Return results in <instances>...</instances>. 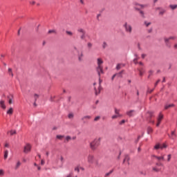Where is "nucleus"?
I'll use <instances>...</instances> for the list:
<instances>
[{
  "label": "nucleus",
  "mask_w": 177,
  "mask_h": 177,
  "mask_svg": "<svg viewBox=\"0 0 177 177\" xmlns=\"http://www.w3.org/2000/svg\"><path fill=\"white\" fill-rule=\"evenodd\" d=\"M96 71H97L99 77H100V75H102V74L104 73V71H103V59H102V58H97V59Z\"/></svg>",
  "instance_id": "nucleus-1"
},
{
  "label": "nucleus",
  "mask_w": 177,
  "mask_h": 177,
  "mask_svg": "<svg viewBox=\"0 0 177 177\" xmlns=\"http://www.w3.org/2000/svg\"><path fill=\"white\" fill-rule=\"evenodd\" d=\"M101 141H102V138L94 139L91 142H90V149H91V150H96L98 146H100Z\"/></svg>",
  "instance_id": "nucleus-2"
},
{
  "label": "nucleus",
  "mask_w": 177,
  "mask_h": 177,
  "mask_svg": "<svg viewBox=\"0 0 177 177\" xmlns=\"http://www.w3.org/2000/svg\"><path fill=\"white\" fill-rule=\"evenodd\" d=\"M123 27L127 34H132V26H131V24H128V22H125L123 24Z\"/></svg>",
  "instance_id": "nucleus-3"
},
{
  "label": "nucleus",
  "mask_w": 177,
  "mask_h": 177,
  "mask_svg": "<svg viewBox=\"0 0 177 177\" xmlns=\"http://www.w3.org/2000/svg\"><path fill=\"white\" fill-rule=\"evenodd\" d=\"M74 50H75V52L77 54V57H78L79 62H82V58L84 57V52H82V50L77 48V47H74Z\"/></svg>",
  "instance_id": "nucleus-4"
},
{
  "label": "nucleus",
  "mask_w": 177,
  "mask_h": 177,
  "mask_svg": "<svg viewBox=\"0 0 177 177\" xmlns=\"http://www.w3.org/2000/svg\"><path fill=\"white\" fill-rule=\"evenodd\" d=\"M30 151H31V145L26 144L24 148V153H25V154H28Z\"/></svg>",
  "instance_id": "nucleus-5"
},
{
  "label": "nucleus",
  "mask_w": 177,
  "mask_h": 177,
  "mask_svg": "<svg viewBox=\"0 0 177 177\" xmlns=\"http://www.w3.org/2000/svg\"><path fill=\"white\" fill-rule=\"evenodd\" d=\"M87 161L89 164H93V162H95V156L92 154H89L87 158Z\"/></svg>",
  "instance_id": "nucleus-6"
},
{
  "label": "nucleus",
  "mask_w": 177,
  "mask_h": 177,
  "mask_svg": "<svg viewBox=\"0 0 177 177\" xmlns=\"http://www.w3.org/2000/svg\"><path fill=\"white\" fill-rule=\"evenodd\" d=\"M138 71L139 73V75L140 77H143V74H145V73H146V71L145 70V68L140 66L138 68Z\"/></svg>",
  "instance_id": "nucleus-7"
},
{
  "label": "nucleus",
  "mask_w": 177,
  "mask_h": 177,
  "mask_svg": "<svg viewBox=\"0 0 177 177\" xmlns=\"http://www.w3.org/2000/svg\"><path fill=\"white\" fill-rule=\"evenodd\" d=\"M153 157L158 161H165V154H161L160 156H153Z\"/></svg>",
  "instance_id": "nucleus-8"
},
{
  "label": "nucleus",
  "mask_w": 177,
  "mask_h": 177,
  "mask_svg": "<svg viewBox=\"0 0 177 177\" xmlns=\"http://www.w3.org/2000/svg\"><path fill=\"white\" fill-rule=\"evenodd\" d=\"M129 156L126 155L124 156V158L123 160V164H127L128 165H129Z\"/></svg>",
  "instance_id": "nucleus-9"
},
{
  "label": "nucleus",
  "mask_w": 177,
  "mask_h": 177,
  "mask_svg": "<svg viewBox=\"0 0 177 177\" xmlns=\"http://www.w3.org/2000/svg\"><path fill=\"white\" fill-rule=\"evenodd\" d=\"M164 41H165V44L166 45V46H167L168 48H171V44L169 43V37H165L164 38Z\"/></svg>",
  "instance_id": "nucleus-10"
},
{
  "label": "nucleus",
  "mask_w": 177,
  "mask_h": 177,
  "mask_svg": "<svg viewBox=\"0 0 177 177\" xmlns=\"http://www.w3.org/2000/svg\"><path fill=\"white\" fill-rule=\"evenodd\" d=\"M94 89H95V95H99V93H100L102 87L100 86V85H99L97 87V89L96 88V87H94Z\"/></svg>",
  "instance_id": "nucleus-11"
},
{
  "label": "nucleus",
  "mask_w": 177,
  "mask_h": 177,
  "mask_svg": "<svg viewBox=\"0 0 177 177\" xmlns=\"http://www.w3.org/2000/svg\"><path fill=\"white\" fill-rule=\"evenodd\" d=\"M7 97L8 99L9 104H12V103H13V95H10Z\"/></svg>",
  "instance_id": "nucleus-12"
},
{
  "label": "nucleus",
  "mask_w": 177,
  "mask_h": 177,
  "mask_svg": "<svg viewBox=\"0 0 177 177\" xmlns=\"http://www.w3.org/2000/svg\"><path fill=\"white\" fill-rule=\"evenodd\" d=\"M0 106L1 107V109H3V110H5L6 109V105H5V101L3 100H1L0 101Z\"/></svg>",
  "instance_id": "nucleus-13"
},
{
  "label": "nucleus",
  "mask_w": 177,
  "mask_h": 177,
  "mask_svg": "<svg viewBox=\"0 0 177 177\" xmlns=\"http://www.w3.org/2000/svg\"><path fill=\"white\" fill-rule=\"evenodd\" d=\"M134 113H135V110H131L127 112V114L129 115V117H133Z\"/></svg>",
  "instance_id": "nucleus-14"
},
{
  "label": "nucleus",
  "mask_w": 177,
  "mask_h": 177,
  "mask_svg": "<svg viewBox=\"0 0 177 177\" xmlns=\"http://www.w3.org/2000/svg\"><path fill=\"white\" fill-rule=\"evenodd\" d=\"M92 118V116L91 115H85L83 118H82V121H85L86 120H91Z\"/></svg>",
  "instance_id": "nucleus-15"
},
{
  "label": "nucleus",
  "mask_w": 177,
  "mask_h": 177,
  "mask_svg": "<svg viewBox=\"0 0 177 177\" xmlns=\"http://www.w3.org/2000/svg\"><path fill=\"white\" fill-rule=\"evenodd\" d=\"M124 73V71H120L118 73H116V77L118 78H122V74Z\"/></svg>",
  "instance_id": "nucleus-16"
},
{
  "label": "nucleus",
  "mask_w": 177,
  "mask_h": 177,
  "mask_svg": "<svg viewBox=\"0 0 177 177\" xmlns=\"http://www.w3.org/2000/svg\"><path fill=\"white\" fill-rule=\"evenodd\" d=\"M174 104H167L165 106V110H168V109H171V107H174Z\"/></svg>",
  "instance_id": "nucleus-17"
},
{
  "label": "nucleus",
  "mask_w": 177,
  "mask_h": 177,
  "mask_svg": "<svg viewBox=\"0 0 177 177\" xmlns=\"http://www.w3.org/2000/svg\"><path fill=\"white\" fill-rule=\"evenodd\" d=\"M144 26H145V27H150V26H151V22L145 21L144 22Z\"/></svg>",
  "instance_id": "nucleus-18"
},
{
  "label": "nucleus",
  "mask_w": 177,
  "mask_h": 177,
  "mask_svg": "<svg viewBox=\"0 0 177 177\" xmlns=\"http://www.w3.org/2000/svg\"><path fill=\"white\" fill-rule=\"evenodd\" d=\"M78 32H80V34H86V32L83 28H80L77 29Z\"/></svg>",
  "instance_id": "nucleus-19"
},
{
  "label": "nucleus",
  "mask_w": 177,
  "mask_h": 177,
  "mask_svg": "<svg viewBox=\"0 0 177 177\" xmlns=\"http://www.w3.org/2000/svg\"><path fill=\"white\" fill-rule=\"evenodd\" d=\"M7 114L12 115V114H13V108H10L9 110L7 111Z\"/></svg>",
  "instance_id": "nucleus-20"
},
{
  "label": "nucleus",
  "mask_w": 177,
  "mask_h": 177,
  "mask_svg": "<svg viewBox=\"0 0 177 177\" xmlns=\"http://www.w3.org/2000/svg\"><path fill=\"white\" fill-rule=\"evenodd\" d=\"M169 8L171 9V10H175V9L177 8V4H171L169 6Z\"/></svg>",
  "instance_id": "nucleus-21"
},
{
  "label": "nucleus",
  "mask_w": 177,
  "mask_h": 177,
  "mask_svg": "<svg viewBox=\"0 0 177 177\" xmlns=\"http://www.w3.org/2000/svg\"><path fill=\"white\" fill-rule=\"evenodd\" d=\"M124 64H118L116 66V69L117 70H121V68H122V67H124Z\"/></svg>",
  "instance_id": "nucleus-22"
},
{
  "label": "nucleus",
  "mask_w": 177,
  "mask_h": 177,
  "mask_svg": "<svg viewBox=\"0 0 177 177\" xmlns=\"http://www.w3.org/2000/svg\"><path fill=\"white\" fill-rule=\"evenodd\" d=\"M115 113L116 114V115L119 116V117H122V115L120 114V110L115 109Z\"/></svg>",
  "instance_id": "nucleus-23"
},
{
  "label": "nucleus",
  "mask_w": 177,
  "mask_h": 177,
  "mask_svg": "<svg viewBox=\"0 0 177 177\" xmlns=\"http://www.w3.org/2000/svg\"><path fill=\"white\" fill-rule=\"evenodd\" d=\"M8 133H10V135L12 136L13 135H16V130H10L8 132Z\"/></svg>",
  "instance_id": "nucleus-24"
},
{
  "label": "nucleus",
  "mask_w": 177,
  "mask_h": 177,
  "mask_svg": "<svg viewBox=\"0 0 177 177\" xmlns=\"http://www.w3.org/2000/svg\"><path fill=\"white\" fill-rule=\"evenodd\" d=\"M8 155H9V151L8 150H6L4 151V158H5V160H6V158H8Z\"/></svg>",
  "instance_id": "nucleus-25"
},
{
  "label": "nucleus",
  "mask_w": 177,
  "mask_h": 177,
  "mask_svg": "<svg viewBox=\"0 0 177 177\" xmlns=\"http://www.w3.org/2000/svg\"><path fill=\"white\" fill-rule=\"evenodd\" d=\"M162 118H164V115L162 113H160L158 118V121H162Z\"/></svg>",
  "instance_id": "nucleus-26"
},
{
  "label": "nucleus",
  "mask_w": 177,
  "mask_h": 177,
  "mask_svg": "<svg viewBox=\"0 0 177 177\" xmlns=\"http://www.w3.org/2000/svg\"><path fill=\"white\" fill-rule=\"evenodd\" d=\"M166 147H167V144L165 143L162 145L160 144V150H164V149H165Z\"/></svg>",
  "instance_id": "nucleus-27"
},
{
  "label": "nucleus",
  "mask_w": 177,
  "mask_h": 177,
  "mask_svg": "<svg viewBox=\"0 0 177 177\" xmlns=\"http://www.w3.org/2000/svg\"><path fill=\"white\" fill-rule=\"evenodd\" d=\"M48 34H57L56 30H48Z\"/></svg>",
  "instance_id": "nucleus-28"
},
{
  "label": "nucleus",
  "mask_w": 177,
  "mask_h": 177,
  "mask_svg": "<svg viewBox=\"0 0 177 177\" xmlns=\"http://www.w3.org/2000/svg\"><path fill=\"white\" fill-rule=\"evenodd\" d=\"M153 133V128L151 127H148L147 128V133L150 134Z\"/></svg>",
  "instance_id": "nucleus-29"
},
{
  "label": "nucleus",
  "mask_w": 177,
  "mask_h": 177,
  "mask_svg": "<svg viewBox=\"0 0 177 177\" xmlns=\"http://www.w3.org/2000/svg\"><path fill=\"white\" fill-rule=\"evenodd\" d=\"M147 116H148L149 118H151V117H154V114L153 113V112H148V113H147Z\"/></svg>",
  "instance_id": "nucleus-30"
},
{
  "label": "nucleus",
  "mask_w": 177,
  "mask_h": 177,
  "mask_svg": "<svg viewBox=\"0 0 177 177\" xmlns=\"http://www.w3.org/2000/svg\"><path fill=\"white\" fill-rule=\"evenodd\" d=\"M21 165V162L20 161H18L17 162V165L15 166V169H18V168Z\"/></svg>",
  "instance_id": "nucleus-31"
},
{
  "label": "nucleus",
  "mask_w": 177,
  "mask_h": 177,
  "mask_svg": "<svg viewBox=\"0 0 177 177\" xmlns=\"http://www.w3.org/2000/svg\"><path fill=\"white\" fill-rule=\"evenodd\" d=\"M154 149H155V150H158V149H160V144H156L154 146Z\"/></svg>",
  "instance_id": "nucleus-32"
},
{
  "label": "nucleus",
  "mask_w": 177,
  "mask_h": 177,
  "mask_svg": "<svg viewBox=\"0 0 177 177\" xmlns=\"http://www.w3.org/2000/svg\"><path fill=\"white\" fill-rule=\"evenodd\" d=\"M68 118H69V119L74 118V113H69L68 115Z\"/></svg>",
  "instance_id": "nucleus-33"
},
{
  "label": "nucleus",
  "mask_w": 177,
  "mask_h": 177,
  "mask_svg": "<svg viewBox=\"0 0 177 177\" xmlns=\"http://www.w3.org/2000/svg\"><path fill=\"white\" fill-rule=\"evenodd\" d=\"M176 138V134L175 133V131H171V139H175Z\"/></svg>",
  "instance_id": "nucleus-34"
},
{
  "label": "nucleus",
  "mask_w": 177,
  "mask_h": 177,
  "mask_svg": "<svg viewBox=\"0 0 177 177\" xmlns=\"http://www.w3.org/2000/svg\"><path fill=\"white\" fill-rule=\"evenodd\" d=\"M171 157H172V155L171 154L167 155V162H169V161H171Z\"/></svg>",
  "instance_id": "nucleus-35"
},
{
  "label": "nucleus",
  "mask_w": 177,
  "mask_h": 177,
  "mask_svg": "<svg viewBox=\"0 0 177 177\" xmlns=\"http://www.w3.org/2000/svg\"><path fill=\"white\" fill-rule=\"evenodd\" d=\"M8 74L11 75V77H13V73L12 72V68H8Z\"/></svg>",
  "instance_id": "nucleus-36"
},
{
  "label": "nucleus",
  "mask_w": 177,
  "mask_h": 177,
  "mask_svg": "<svg viewBox=\"0 0 177 177\" xmlns=\"http://www.w3.org/2000/svg\"><path fill=\"white\" fill-rule=\"evenodd\" d=\"M70 140H71V137L70 136H66L65 142H70Z\"/></svg>",
  "instance_id": "nucleus-37"
},
{
  "label": "nucleus",
  "mask_w": 177,
  "mask_h": 177,
  "mask_svg": "<svg viewBox=\"0 0 177 177\" xmlns=\"http://www.w3.org/2000/svg\"><path fill=\"white\" fill-rule=\"evenodd\" d=\"M154 73V71H149V75H148V78H150V77H151V75H153V73Z\"/></svg>",
  "instance_id": "nucleus-38"
},
{
  "label": "nucleus",
  "mask_w": 177,
  "mask_h": 177,
  "mask_svg": "<svg viewBox=\"0 0 177 177\" xmlns=\"http://www.w3.org/2000/svg\"><path fill=\"white\" fill-rule=\"evenodd\" d=\"M111 174H113V170H111L109 172L106 173L105 174V177L110 176V175H111Z\"/></svg>",
  "instance_id": "nucleus-39"
},
{
  "label": "nucleus",
  "mask_w": 177,
  "mask_h": 177,
  "mask_svg": "<svg viewBox=\"0 0 177 177\" xmlns=\"http://www.w3.org/2000/svg\"><path fill=\"white\" fill-rule=\"evenodd\" d=\"M64 138V136H60V135L57 136V139H59V140H62V139H63Z\"/></svg>",
  "instance_id": "nucleus-40"
},
{
  "label": "nucleus",
  "mask_w": 177,
  "mask_h": 177,
  "mask_svg": "<svg viewBox=\"0 0 177 177\" xmlns=\"http://www.w3.org/2000/svg\"><path fill=\"white\" fill-rule=\"evenodd\" d=\"M169 41H171V40L174 41V40L176 39V37L175 36H171V37H169Z\"/></svg>",
  "instance_id": "nucleus-41"
},
{
  "label": "nucleus",
  "mask_w": 177,
  "mask_h": 177,
  "mask_svg": "<svg viewBox=\"0 0 177 177\" xmlns=\"http://www.w3.org/2000/svg\"><path fill=\"white\" fill-rule=\"evenodd\" d=\"M66 177H74V172H71L66 176Z\"/></svg>",
  "instance_id": "nucleus-42"
},
{
  "label": "nucleus",
  "mask_w": 177,
  "mask_h": 177,
  "mask_svg": "<svg viewBox=\"0 0 177 177\" xmlns=\"http://www.w3.org/2000/svg\"><path fill=\"white\" fill-rule=\"evenodd\" d=\"M85 34H86V33H83V34H82V35H80V39H85V38H86Z\"/></svg>",
  "instance_id": "nucleus-43"
},
{
  "label": "nucleus",
  "mask_w": 177,
  "mask_h": 177,
  "mask_svg": "<svg viewBox=\"0 0 177 177\" xmlns=\"http://www.w3.org/2000/svg\"><path fill=\"white\" fill-rule=\"evenodd\" d=\"M118 117H120V116H118V115H113L111 117V118H112V120H115V119L118 118Z\"/></svg>",
  "instance_id": "nucleus-44"
},
{
  "label": "nucleus",
  "mask_w": 177,
  "mask_h": 177,
  "mask_svg": "<svg viewBox=\"0 0 177 177\" xmlns=\"http://www.w3.org/2000/svg\"><path fill=\"white\" fill-rule=\"evenodd\" d=\"M59 160H60L62 164H63V162H64V158H63V156H59Z\"/></svg>",
  "instance_id": "nucleus-45"
},
{
  "label": "nucleus",
  "mask_w": 177,
  "mask_h": 177,
  "mask_svg": "<svg viewBox=\"0 0 177 177\" xmlns=\"http://www.w3.org/2000/svg\"><path fill=\"white\" fill-rule=\"evenodd\" d=\"M153 171H154L155 172H160V169L157 167H153Z\"/></svg>",
  "instance_id": "nucleus-46"
},
{
  "label": "nucleus",
  "mask_w": 177,
  "mask_h": 177,
  "mask_svg": "<svg viewBox=\"0 0 177 177\" xmlns=\"http://www.w3.org/2000/svg\"><path fill=\"white\" fill-rule=\"evenodd\" d=\"M92 46H93V44H92V43H91V42H88V43L87 44V46H88V48L89 49H91V48H92Z\"/></svg>",
  "instance_id": "nucleus-47"
},
{
  "label": "nucleus",
  "mask_w": 177,
  "mask_h": 177,
  "mask_svg": "<svg viewBox=\"0 0 177 177\" xmlns=\"http://www.w3.org/2000/svg\"><path fill=\"white\" fill-rule=\"evenodd\" d=\"M34 97H35V101L37 102V99L39 97V95H38V94H35Z\"/></svg>",
  "instance_id": "nucleus-48"
},
{
  "label": "nucleus",
  "mask_w": 177,
  "mask_h": 177,
  "mask_svg": "<svg viewBox=\"0 0 177 177\" xmlns=\"http://www.w3.org/2000/svg\"><path fill=\"white\" fill-rule=\"evenodd\" d=\"M102 47H103L104 49L106 48L107 47V43L104 42L103 44H102Z\"/></svg>",
  "instance_id": "nucleus-49"
},
{
  "label": "nucleus",
  "mask_w": 177,
  "mask_h": 177,
  "mask_svg": "<svg viewBox=\"0 0 177 177\" xmlns=\"http://www.w3.org/2000/svg\"><path fill=\"white\" fill-rule=\"evenodd\" d=\"M99 120H100V116H97L95 118L94 121H99Z\"/></svg>",
  "instance_id": "nucleus-50"
},
{
  "label": "nucleus",
  "mask_w": 177,
  "mask_h": 177,
  "mask_svg": "<svg viewBox=\"0 0 177 177\" xmlns=\"http://www.w3.org/2000/svg\"><path fill=\"white\" fill-rule=\"evenodd\" d=\"M66 32L68 35H73V32L71 31H66Z\"/></svg>",
  "instance_id": "nucleus-51"
},
{
  "label": "nucleus",
  "mask_w": 177,
  "mask_h": 177,
  "mask_svg": "<svg viewBox=\"0 0 177 177\" xmlns=\"http://www.w3.org/2000/svg\"><path fill=\"white\" fill-rule=\"evenodd\" d=\"M161 80H158L157 82L155 83V86H157L158 85V83H160Z\"/></svg>",
  "instance_id": "nucleus-52"
},
{
  "label": "nucleus",
  "mask_w": 177,
  "mask_h": 177,
  "mask_svg": "<svg viewBox=\"0 0 177 177\" xmlns=\"http://www.w3.org/2000/svg\"><path fill=\"white\" fill-rule=\"evenodd\" d=\"M160 124H161V120H158L156 127H160Z\"/></svg>",
  "instance_id": "nucleus-53"
},
{
  "label": "nucleus",
  "mask_w": 177,
  "mask_h": 177,
  "mask_svg": "<svg viewBox=\"0 0 177 177\" xmlns=\"http://www.w3.org/2000/svg\"><path fill=\"white\" fill-rule=\"evenodd\" d=\"M140 14L141 15L142 17H145V12H143V11H140Z\"/></svg>",
  "instance_id": "nucleus-54"
},
{
  "label": "nucleus",
  "mask_w": 177,
  "mask_h": 177,
  "mask_svg": "<svg viewBox=\"0 0 177 177\" xmlns=\"http://www.w3.org/2000/svg\"><path fill=\"white\" fill-rule=\"evenodd\" d=\"M134 64H138V58L133 59Z\"/></svg>",
  "instance_id": "nucleus-55"
},
{
  "label": "nucleus",
  "mask_w": 177,
  "mask_h": 177,
  "mask_svg": "<svg viewBox=\"0 0 177 177\" xmlns=\"http://www.w3.org/2000/svg\"><path fill=\"white\" fill-rule=\"evenodd\" d=\"M4 172H3V170L1 169L0 170V176H3Z\"/></svg>",
  "instance_id": "nucleus-56"
},
{
  "label": "nucleus",
  "mask_w": 177,
  "mask_h": 177,
  "mask_svg": "<svg viewBox=\"0 0 177 177\" xmlns=\"http://www.w3.org/2000/svg\"><path fill=\"white\" fill-rule=\"evenodd\" d=\"M75 171H76L77 172H80V167H75Z\"/></svg>",
  "instance_id": "nucleus-57"
},
{
  "label": "nucleus",
  "mask_w": 177,
  "mask_h": 177,
  "mask_svg": "<svg viewBox=\"0 0 177 177\" xmlns=\"http://www.w3.org/2000/svg\"><path fill=\"white\" fill-rule=\"evenodd\" d=\"M164 13H165V10H161L160 12H159V14L160 15H164Z\"/></svg>",
  "instance_id": "nucleus-58"
},
{
  "label": "nucleus",
  "mask_w": 177,
  "mask_h": 177,
  "mask_svg": "<svg viewBox=\"0 0 177 177\" xmlns=\"http://www.w3.org/2000/svg\"><path fill=\"white\" fill-rule=\"evenodd\" d=\"M153 91H154V89L150 90V89L149 88L148 91H147V92H148V93H151V92H153Z\"/></svg>",
  "instance_id": "nucleus-59"
},
{
  "label": "nucleus",
  "mask_w": 177,
  "mask_h": 177,
  "mask_svg": "<svg viewBox=\"0 0 177 177\" xmlns=\"http://www.w3.org/2000/svg\"><path fill=\"white\" fill-rule=\"evenodd\" d=\"M120 125H122V124H125V120H122L121 122H120Z\"/></svg>",
  "instance_id": "nucleus-60"
},
{
  "label": "nucleus",
  "mask_w": 177,
  "mask_h": 177,
  "mask_svg": "<svg viewBox=\"0 0 177 177\" xmlns=\"http://www.w3.org/2000/svg\"><path fill=\"white\" fill-rule=\"evenodd\" d=\"M156 165H158V167H162V163H156Z\"/></svg>",
  "instance_id": "nucleus-61"
},
{
  "label": "nucleus",
  "mask_w": 177,
  "mask_h": 177,
  "mask_svg": "<svg viewBox=\"0 0 177 177\" xmlns=\"http://www.w3.org/2000/svg\"><path fill=\"white\" fill-rule=\"evenodd\" d=\"M44 164H45V160H41V165H44Z\"/></svg>",
  "instance_id": "nucleus-62"
},
{
  "label": "nucleus",
  "mask_w": 177,
  "mask_h": 177,
  "mask_svg": "<svg viewBox=\"0 0 177 177\" xmlns=\"http://www.w3.org/2000/svg\"><path fill=\"white\" fill-rule=\"evenodd\" d=\"M35 3V1H30V5H34Z\"/></svg>",
  "instance_id": "nucleus-63"
},
{
  "label": "nucleus",
  "mask_w": 177,
  "mask_h": 177,
  "mask_svg": "<svg viewBox=\"0 0 177 177\" xmlns=\"http://www.w3.org/2000/svg\"><path fill=\"white\" fill-rule=\"evenodd\" d=\"M174 47V49H177V44H175Z\"/></svg>",
  "instance_id": "nucleus-64"
}]
</instances>
